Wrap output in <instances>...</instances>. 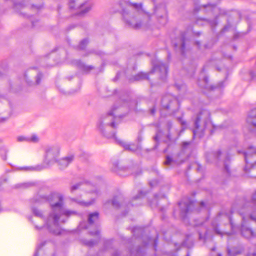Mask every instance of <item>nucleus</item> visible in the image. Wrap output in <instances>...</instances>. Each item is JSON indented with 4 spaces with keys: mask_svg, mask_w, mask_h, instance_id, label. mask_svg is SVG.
I'll return each instance as SVG.
<instances>
[{
    "mask_svg": "<svg viewBox=\"0 0 256 256\" xmlns=\"http://www.w3.org/2000/svg\"><path fill=\"white\" fill-rule=\"evenodd\" d=\"M118 108L114 106L107 114H103L99 119L97 126L100 132L104 136L108 138H114L116 142L123 146L126 150L132 151L130 145L126 144L124 142L119 140L116 137V130L118 124V118L124 117V116H117L116 110Z\"/></svg>",
    "mask_w": 256,
    "mask_h": 256,
    "instance_id": "2",
    "label": "nucleus"
},
{
    "mask_svg": "<svg viewBox=\"0 0 256 256\" xmlns=\"http://www.w3.org/2000/svg\"><path fill=\"white\" fill-rule=\"evenodd\" d=\"M112 170L122 177H126L131 174V170L129 168H120L118 162L114 164Z\"/></svg>",
    "mask_w": 256,
    "mask_h": 256,
    "instance_id": "19",
    "label": "nucleus"
},
{
    "mask_svg": "<svg viewBox=\"0 0 256 256\" xmlns=\"http://www.w3.org/2000/svg\"><path fill=\"white\" fill-rule=\"evenodd\" d=\"M210 112L206 110H202L197 115L194 121V129L193 130L194 138H202L205 135L206 130L212 128L210 130V134H212L216 130V126L210 122Z\"/></svg>",
    "mask_w": 256,
    "mask_h": 256,
    "instance_id": "5",
    "label": "nucleus"
},
{
    "mask_svg": "<svg viewBox=\"0 0 256 256\" xmlns=\"http://www.w3.org/2000/svg\"><path fill=\"white\" fill-rule=\"evenodd\" d=\"M223 58V55L221 52H216L214 54L212 58L208 60L206 63V65L204 66L202 72H204L206 70V68L212 67L215 68L218 72L221 70L219 67V64L222 62V60Z\"/></svg>",
    "mask_w": 256,
    "mask_h": 256,
    "instance_id": "14",
    "label": "nucleus"
},
{
    "mask_svg": "<svg viewBox=\"0 0 256 256\" xmlns=\"http://www.w3.org/2000/svg\"><path fill=\"white\" fill-rule=\"evenodd\" d=\"M164 210V208H160L161 212H163Z\"/></svg>",
    "mask_w": 256,
    "mask_h": 256,
    "instance_id": "61",
    "label": "nucleus"
},
{
    "mask_svg": "<svg viewBox=\"0 0 256 256\" xmlns=\"http://www.w3.org/2000/svg\"><path fill=\"white\" fill-rule=\"evenodd\" d=\"M162 110H166L168 114H175L178 109V103L175 97L168 94L164 96L162 100Z\"/></svg>",
    "mask_w": 256,
    "mask_h": 256,
    "instance_id": "12",
    "label": "nucleus"
},
{
    "mask_svg": "<svg viewBox=\"0 0 256 256\" xmlns=\"http://www.w3.org/2000/svg\"><path fill=\"white\" fill-rule=\"evenodd\" d=\"M22 170H34V168H22Z\"/></svg>",
    "mask_w": 256,
    "mask_h": 256,
    "instance_id": "50",
    "label": "nucleus"
},
{
    "mask_svg": "<svg viewBox=\"0 0 256 256\" xmlns=\"http://www.w3.org/2000/svg\"><path fill=\"white\" fill-rule=\"evenodd\" d=\"M90 234L91 236H96L98 237V240L100 239V231L99 230H96L95 232H90ZM99 240H84L83 242L84 244L86 246H87L89 248H92L96 244H97Z\"/></svg>",
    "mask_w": 256,
    "mask_h": 256,
    "instance_id": "21",
    "label": "nucleus"
},
{
    "mask_svg": "<svg viewBox=\"0 0 256 256\" xmlns=\"http://www.w3.org/2000/svg\"><path fill=\"white\" fill-rule=\"evenodd\" d=\"M202 170V166L200 164H198V168H197V171L198 172H200Z\"/></svg>",
    "mask_w": 256,
    "mask_h": 256,
    "instance_id": "49",
    "label": "nucleus"
},
{
    "mask_svg": "<svg viewBox=\"0 0 256 256\" xmlns=\"http://www.w3.org/2000/svg\"><path fill=\"white\" fill-rule=\"evenodd\" d=\"M6 120V119H2L0 120V122H3Z\"/></svg>",
    "mask_w": 256,
    "mask_h": 256,
    "instance_id": "60",
    "label": "nucleus"
},
{
    "mask_svg": "<svg viewBox=\"0 0 256 256\" xmlns=\"http://www.w3.org/2000/svg\"><path fill=\"white\" fill-rule=\"evenodd\" d=\"M74 156L70 155L60 160H56V163L58 164L60 169L64 170L67 168L74 162Z\"/></svg>",
    "mask_w": 256,
    "mask_h": 256,
    "instance_id": "18",
    "label": "nucleus"
},
{
    "mask_svg": "<svg viewBox=\"0 0 256 256\" xmlns=\"http://www.w3.org/2000/svg\"><path fill=\"white\" fill-rule=\"evenodd\" d=\"M151 242H154V250H156V248L158 246V238H155L154 240L151 238H148V242H144V246H138L137 248L136 252L130 250V254L131 256H144L145 253V248L148 246Z\"/></svg>",
    "mask_w": 256,
    "mask_h": 256,
    "instance_id": "16",
    "label": "nucleus"
},
{
    "mask_svg": "<svg viewBox=\"0 0 256 256\" xmlns=\"http://www.w3.org/2000/svg\"><path fill=\"white\" fill-rule=\"evenodd\" d=\"M8 182V178L6 176H2L0 178V186Z\"/></svg>",
    "mask_w": 256,
    "mask_h": 256,
    "instance_id": "35",
    "label": "nucleus"
},
{
    "mask_svg": "<svg viewBox=\"0 0 256 256\" xmlns=\"http://www.w3.org/2000/svg\"><path fill=\"white\" fill-rule=\"evenodd\" d=\"M194 46H196V48L198 49V50H200L201 49V43L200 42H198V41H196L194 42Z\"/></svg>",
    "mask_w": 256,
    "mask_h": 256,
    "instance_id": "42",
    "label": "nucleus"
},
{
    "mask_svg": "<svg viewBox=\"0 0 256 256\" xmlns=\"http://www.w3.org/2000/svg\"><path fill=\"white\" fill-rule=\"evenodd\" d=\"M83 184L84 183L81 182L72 186L70 188L71 192H74V191L78 190Z\"/></svg>",
    "mask_w": 256,
    "mask_h": 256,
    "instance_id": "33",
    "label": "nucleus"
},
{
    "mask_svg": "<svg viewBox=\"0 0 256 256\" xmlns=\"http://www.w3.org/2000/svg\"><path fill=\"white\" fill-rule=\"evenodd\" d=\"M32 186L31 184L29 183H24V184H16L15 186V188H30Z\"/></svg>",
    "mask_w": 256,
    "mask_h": 256,
    "instance_id": "32",
    "label": "nucleus"
},
{
    "mask_svg": "<svg viewBox=\"0 0 256 256\" xmlns=\"http://www.w3.org/2000/svg\"><path fill=\"white\" fill-rule=\"evenodd\" d=\"M112 256H122V252L118 250H116L114 254H112Z\"/></svg>",
    "mask_w": 256,
    "mask_h": 256,
    "instance_id": "44",
    "label": "nucleus"
},
{
    "mask_svg": "<svg viewBox=\"0 0 256 256\" xmlns=\"http://www.w3.org/2000/svg\"><path fill=\"white\" fill-rule=\"evenodd\" d=\"M34 256H38V248L36 250Z\"/></svg>",
    "mask_w": 256,
    "mask_h": 256,
    "instance_id": "51",
    "label": "nucleus"
},
{
    "mask_svg": "<svg viewBox=\"0 0 256 256\" xmlns=\"http://www.w3.org/2000/svg\"><path fill=\"white\" fill-rule=\"evenodd\" d=\"M70 9H74L75 8L74 1L72 0L70 2Z\"/></svg>",
    "mask_w": 256,
    "mask_h": 256,
    "instance_id": "43",
    "label": "nucleus"
},
{
    "mask_svg": "<svg viewBox=\"0 0 256 256\" xmlns=\"http://www.w3.org/2000/svg\"><path fill=\"white\" fill-rule=\"evenodd\" d=\"M120 199V196H115L113 200H112V206L115 208L118 209L120 207V204L118 201V200Z\"/></svg>",
    "mask_w": 256,
    "mask_h": 256,
    "instance_id": "30",
    "label": "nucleus"
},
{
    "mask_svg": "<svg viewBox=\"0 0 256 256\" xmlns=\"http://www.w3.org/2000/svg\"><path fill=\"white\" fill-rule=\"evenodd\" d=\"M217 256H222V254H217Z\"/></svg>",
    "mask_w": 256,
    "mask_h": 256,
    "instance_id": "64",
    "label": "nucleus"
},
{
    "mask_svg": "<svg viewBox=\"0 0 256 256\" xmlns=\"http://www.w3.org/2000/svg\"><path fill=\"white\" fill-rule=\"evenodd\" d=\"M168 64L158 62L157 64H154L152 70L150 72L148 73L139 72L135 76L130 78L129 82L132 83L144 80H149L150 76L154 74H156L161 80L165 82L168 78Z\"/></svg>",
    "mask_w": 256,
    "mask_h": 256,
    "instance_id": "6",
    "label": "nucleus"
},
{
    "mask_svg": "<svg viewBox=\"0 0 256 256\" xmlns=\"http://www.w3.org/2000/svg\"><path fill=\"white\" fill-rule=\"evenodd\" d=\"M43 75L42 73L39 72L38 74L36 77V85H38L42 80V78Z\"/></svg>",
    "mask_w": 256,
    "mask_h": 256,
    "instance_id": "34",
    "label": "nucleus"
},
{
    "mask_svg": "<svg viewBox=\"0 0 256 256\" xmlns=\"http://www.w3.org/2000/svg\"><path fill=\"white\" fill-rule=\"evenodd\" d=\"M150 114L152 116H154L156 112V106H154L152 109L150 110Z\"/></svg>",
    "mask_w": 256,
    "mask_h": 256,
    "instance_id": "47",
    "label": "nucleus"
},
{
    "mask_svg": "<svg viewBox=\"0 0 256 256\" xmlns=\"http://www.w3.org/2000/svg\"><path fill=\"white\" fill-rule=\"evenodd\" d=\"M172 43L176 50L184 56L187 51L186 46L189 42V40L187 37V32H180L176 37L174 38L172 36Z\"/></svg>",
    "mask_w": 256,
    "mask_h": 256,
    "instance_id": "11",
    "label": "nucleus"
},
{
    "mask_svg": "<svg viewBox=\"0 0 256 256\" xmlns=\"http://www.w3.org/2000/svg\"><path fill=\"white\" fill-rule=\"evenodd\" d=\"M80 8L82 9V11L78 12L76 16H83L86 13H88L90 10V6H86V4H84L80 6Z\"/></svg>",
    "mask_w": 256,
    "mask_h": 256,
    "instance_id": "26",
    "label": "nucleus"
},
{
    "mask_svg": "<svg viewBox=\"0 0 256 256\" xmlns=\"http://www.w3.org/2000/svg\"><path fill=\"white\" fill-rule=\"evenodd\" d=\"M46 162L48 164L50 165L56 162L60 150L58 147H50L46 148Z\"/></svg>",
    "mask_w": 256,
    "mask_h": 256,
    "instance_id": "15",
    "label": "nucleus"
},
{
    "mask_svg": "<svg viewBox=\"0 0 256 256\" xmlns=\"http://www.w3.org/2000/svg\"><path fill=\"white\" fill-rule=\"evenodd\" d=\"M2 158L4 160L6 161V156L2 157Z\"/></svg>",
    "mask_w": 256,
    "mask_h": 256,
    "instance_id": "58",
    "label": "nucleus"
},
{
    "mask_svg": "<svg viewBox=\"0 0 256 256\" xmlns=\"http://www.w3.org/2000/svg\"><path fill=\"white\" fill-rule=\"evenodd\" d=\"M208 161L210 162L214 163L216 164H219L220 162H224V170L226 172V176H230L231 171L230 164L231 159L228 152L222 153L221 150L212 152L207 156Z\"/></svg>",
    "mask_w": 256,
    "mask_h": 256,
    "instance_id": "10",
    "label": "nucleus"
},
{
    "mask_svg": "<svg viewBox=\"0 0 256 256\" xmlns=\"http://www.w3.org/2000/svg\"><path fill=\"white\" fill-rule=\"evenodd\" d=\"M252 205L256 206V192L252 195L251 202L246 203L239 211L242 219L240 230L241 235L249 240L256 238V214L252 212Z\"/></svg>",
    "mask_w": 256,
    "mask_h": 256,
    "instance_id": "3",
    "label": "nucleus"
},
{
    "mask_svg": "<svg viewBox=\"0 0 256 256\" xmlns=\"http://www.w3.org/2000/svg\"><path fill=\"white\" fill-rule=\"evenodd\" d=\"M244 155L246 164L244 171L248 172L251 170H256V148L250 146L246 152H244ZM252 176L256 178L254 176Z\"/></svg>",
    "mask_w": 256,
    "mask_h": 256,
    "instance_id": "13",
    "label": "nucleus"
},
{
    "mask_svg": "<svg viewBox=\"0 0 256 256\" xmlns=\"http://www.w3.org/2000/svg\"><path fill=\"white\" fill-rule=\"evenodd\" d=\"M38 142V138L37 136L34 135L32 136V137L30 138L29 142H32L34 143Z\"/></svg>",
    "mask_w": 256,
    "mask_h": 256,
    "instance_id": "36",
    "label": "nucleus"
},
{
    "mask_svg": "<svg viewBox=\"0 0 256 256\" xmlns=\"http://www.w3.org/2000/svg\"><path fill=\"white\" fill-rule=\"evenodd\" d=\"M146 195V194H144L142 192H140L138 196H136V197H134L132 202H130V205L132 206H139L141 205V202H140L141 201V199L144 197Z\"/></svg>",
    "mask_w": 256,
    "mask_h": 256,
    "instance_id": "23",
    "label": "nucleus"
},
{
    "mask_svg": "<svg viewBox=\"0 0 256 256\" xmlns=\"http://www.w3.org/2000/svg\"><path fill=\"white\" fill-rule=\"evenodd\" d=\"M32 211L34 216L43 218V214L42 212L36 208H32Z\"/></svg>",
    "mask_w": 256,
    "mask_h": 256,
    "instance_id": "31",
    "label": "nucleus"
},
{
    "mask_svg": "<svg viewBox=\"0 0 256 256\" xmlns=\"http://www.w3.org/2000/svg\"><path fill=\"white\" fill-rule=\"evenodd\" d=\"M216 251V248H214L212 249V252H215Z\"/></svg>",
    "mask_w": 256,
    "mask_h": 256,
    "instance_id": "57",
    "label": "nucleus"
},
{
    "mask_svg": "<svg viewBox=\"0 0 256 256\" xmlns=\"http://www.w3.org/2000/svg\"><path fill=\"white\" fill-rule=\"evenodd\" d=\"M192 142H184L182 144V148L185 150L187 148L188 146H190Z\"/></svg>",
    "mask_w": 256,
    "mask_h": 256,
    "instance_id": "40",
    "label": "nucleus"
},
{
    "mask_svg": "<svg viewBox=\"0 0 256 256\" xmlns=\"http://www.w3.org/2000/svg\"><path fill=\"white\" fill-rule=\"evenodd\" d=\"M167 138L170 140H171V136L170 134H168L167 136Z\"/></svg>",
    "mask_w": 256,
    "mask_h": 256,
    "instance_id": "53",
    "label": "nucleus"
},
{
    "mask_svg": "<svg viewBox=\"0 0 256 256\" xmlns=\"http://www.w3.org/2000/svg\"><path fill=\"white\" fill-rule=\"evenodd\" d=\"M202 8L204 9L206 14L209 12L212 13L215 16V20H210L205 18L198 19L196 21L198 24H200L201 22H204L212 28L215 27L218 25L217 20L218 18L220 16H226L228 14V12L226 10L218 8L217 4H208L202 5L196 12H198Z\"/></svg>",
    "mask_w": 256,
    "mask_h": 256,
    "instance_id": "8",
    "label": "nucleus"
},
{
    "mask_svg": "<svg viewBox=\"0 0 256 256\" xmlns=\"http://www.w3.org/2000/svg\"><path fill=\"white\" fill-rule=\"evenodd\" d=\"M18 140L19 142H29L30 138L24 136H20L18 138Z\"/></svg>",
    "mask_w": 256,
    "mask_h": 256,
    "instance_id": "37",
    "label": "nucleus"
},
{
    "mask_svg": "<svg viewBox=\"0 0 256 256\" xmlns=\"http://www.w3.org/2000/svg\"><path fill=\"white\" fill-rule=\"evenodd\" d=\"M72 201L78 204L79 205L84 206V207H88L92 205L95 200H92L89 202H84V201H78L76 198H72Z\"/></svg>",
    "mask_w": 256,
    "mask_h": 256,
    "instance_id": "27",
    "label": "nucleus"
},
{
    "mask_svg": "<svg viewBox=\"0 0 256 256\" xmlns=\"http://www.w3.org/2000/svg\"><path fill=\"white\" fill-rule=\"evenodd\" d=\"M89 42L88 38H85L82 40L78 46V48L80 50H84Z\"/></svg>",
    "mask_w": 256,
    "mask_h": 256,
    "instance_id": "29",
    "label": "nucleus"
},
{
    "mask_svg": "<svg viewBox=\"0 0 256 256\" xmlns=\"http://www.w3.org/2000/svg\"><path fill=\"white\" fill-rule=\"evenodd\" d=\"M154 140L156 141V142H158V136H156L155 137H154Z\"/></svg>",
    "mask_w": 256,
    "mask_h": 256,
    "instance_id": "55",
    "label": "nucleus"
},
{
    "mask_svg": "<svg viewBox=\"0 0 256 256\" xmlns=\"http://www.w3.org/2000/svg\"><path fill=\"white\" fill-rule=\"evenodd\" d=\"M119 6L122 10V14L123 18L128 26L136 30H138L142 28L146 30L149 28V26L148 24H144L142 22H135V20L134 18L132 22L128 19V16L130 14L128 8L129 7H132L138 10H142V4H133L129 2L122 0L119 2Z\"/></svg>",
    "mask_w": 256,
    "mask_h": 256,
    "instance_id": "7",
    "label": "nucleus"
},
{
    "mask_svg": "<svg viewBox=\"0 0 256 256\" xmlns=\"http://www.w3.org/2000/svg\"><path fill=\"white\" fill-rule=\"evenodd\" d=\"M172 124L170 122H168V128L169 131L170 130V129L172 128Z\"/></svg>",
    "mask_w": 256,
    "mask_h": 256,
    "instance_id": "48",
    "label": "nucleus"
},
{
    "mask_svg": "<svg viewBox=\"0 0 256 256\" xmlns=\"http://www.w3.org/2000/svg\"><path fill=\"white\" fill-rule=\"evenodd\" d=\"M4 77V74L0 72V79Z\"/></svg>",
    "mask_w": 256,
    "mask_h": 256,
    "instance_id": "59",
    "label": "nucleus"
},
{
    "mask_svg": "<svg viewBox=\"0 0 256 256\" xmlns=\"http://www.w3.org/2000/svg\"><path fill=\"white\" fill-rule=\"evenodd\" d=\"M159 196L157 194L154 196V198L150 202V206L152 208H156L158 206V201L159 200Z\"/></svg>",
    "mask_w": 256,
    "mask_h": 256,
    "instance_id": "28",
    "label": "nucleus"
},
{
    "mask_svg": "<svg viewBox=\"0 0 256 256\" xmlns=\"http://www.w3.org/2000/svg\"><path fill=\"white\" fill-rule=\"evenodd\" d=\"M212 226L216 233L223 236L224 235L228 237L236 234V226L234 224L231 214H220L212 223Z\"/></svg>",
    "mask_w": 256,
    "mask_h": 256,
    "instance_id": "4",
    "label": "nucleus"
},
{
    "mask_svg": "<svg viewBox=\"0 0 256 256\" xmlns=\"http://www.w3.org/2000/svg\"><path fill=\"white\" fill-rule=\"evenodd\" d=\"M136 230H137L136 228H134V230H132L133 232H135Z\"/></svg>",
    "mask_w": 256,
    "mask_h": 256,
    "instance_id": "62",
    "label": "nucleus"
},
{
    "mask_svg": "<svg viewBox=\"0 0 256 256\" xmlns=\"http://www.w3.org/2000/svg\"><path fill=\"white\" fill-rule=\"evenodd\" d=\"M154 14L156 15L158 20H163L162 24H164L168 22L167 10L164 4H160L154 8Z\"/></svg>",
    "mask_w": 256,
    "mask_h": 256,
    "instance_id": "17",
    "label": "nucleus"
},
{
    "mask_svg": "<svg viewBox=\"0 0 256 256\" xmlns=\"http://www.w3.org/2000/svg\"><path fill=\"white\" fill-rule=\"evenodd\" d=\"M32 6V8H36L38 9H40L41 8V6H35L34 5H33Z\"/></svg>",
    "mask_w": 256,
    "mask_h": 256,
    "instance_id": "56",
    "label": "nucleus"
},
{
    "mask_svg": "<svg viewBox=\"0 0 256 256\" xmlns=\"http://www.w3.org/2000/svg\"><path fill=\"white\" fill-rule=\"evenodd\" d=\"M196 206H198V204L189 198H184L178 203L180 210V216L183 220H184L191 212L199 213L206 209V205L203 202H200L198 208H196Z\"/></svg>",
    "mask_w": 256,
    "mask_h": 256,
    "instance_id": "9",
    "label": "nucleus"
},
{
    "mask_svg": "<svg viewBox=\"0 0 256 256\" xmlns=\"http://www.w3.org/2000/svg\"><path fill=\"white\" fill-rule=\"evenodd\" d=\"M112 240H106L105 242V244H104L105 247L107 248H108V246H109V245H110L111 244H112Z\"/></svg>",
    "mask_w": 256,
    "mask_h": 256,
    "instance_id": "45",
    "label": "nucleus"
},
{
    "mask_svg": "<svg viewBox=\"0 0 256 256\" xmlns=\"http://www.w3.org/2000/svg\"><path fill=\"white\" fill-rule=\"evenodd\" d=\"M250 75L251 77V80H254L256 78V71H250Z\"/></svg>",
    "mask_w": 256,
    "mask_h": 256,
    "instance_id": "38",
    "label": "nucleus"
},
{
    "mask_svg": "<svg viewBox=\"0 0 256 256\" xmlns=\"http://www.w3.org/2000/svg\"><path fill=\"white\" fill-rule=\"evenodd\" d=\"M157 184L158 182L156 180H153L150 182V184L152 188H154L155 185H156Z\"/></svg>",
    "mask_w": 256,
    "mask_h": 256,
    "instance_id": "46",
    "label": "nucleus"
},
{
    "mask_svg": "<svg viewBox=\"0 0 256 256\" xmlns=\"http://www.w3.org/2000/svg\"><path fill=\"white\" fill-rule=\"evenodd\" d=\"M204 82L205 84L203 86V88L204 89L208 90H220L224 87V82H222L218 83L216 86H209L208 85V78L207 77H206L204 78Z\"/></svg>",
    "mask_w": 256,
    "mask_h": 256,
    "instance_id": "20",
    "label": "nucleus"
},
{
    "mask_svg": "<svg viewBox=\"0 0 256 256\" xmlns=\"http://www.w3.org/2000/svg\"><path fill=\"white\" fill-rule=\"evenodd\" d=\"M24 79L26 80V82L28 83V84L30 86H32V81H30L28 78V74H24Z\"/></svg>",
    "mask_w": 256,
    "mask_h": 256,
    "instance_id": "41",
    "label": "nucleus"
},
{
    "mask_svg": "<svg viewBox=\"0 0 256 256\" xmlns=\"http://www.w3.org/2000/svg\"><path fill=\"white\" fill-rule=\"evenodd\" d=\"M247 122L250 125L256 128V108L252 110L250 112Z\"/></svg>",
    "mask_w": 256,
    "mask_h": 256,
    "instance_id": "22",
    "label": "nucleus"
},
{
    "mask_svg": "<svg viewBox=\"0 0 256 256\" xmlns=\"http://www.w3.org/2000/svg\"><path fill=\"white\" fill-rule=\"evenodd\" d=\"M100 214L98 212L90 214L88 218V222L90 225L94 224L99 220Z\"/></svg>",
    "mask_w": 256,
    "mask_h": 256,
    "instance_id": "25",
    "label": "nucleus"
},
{
    "mask_svg": "<svg viewBox=\"0 0 256 256\" xmlns=\"http://www.w3.org/2000/svg\"><path fill=\"white\" fill-rule=\"evenodd\" d=\"M172 159L170 158V156H167L166 160L165 162V164L168 166L172 164Z\"/></svg>",
    "mask_w": 256,
    "mask_h": 256,
    "instance_id": "39",
    "label": "nucleus"
},
{
    "mask_svg": "<svg viewBox=\"0 0 256 256\" xmlns=\"http://www.w3.org/2000/svg\"><path fill=\"white\" fill-rule=\"evenodd\" d=\"M194 35L196 36H200V35H201V34L200 32H196V33H195Z\"/></svg>",
    "mask_w": 256,
    "mask_h": 256,
    "instance_id": "52",
    "label": "nucleus"
},
{
    "mask_svg": "<svg viewBox=\"0 0 256 256\" xmlns=\"http://www.w3.org/2000/svg\"><path fill=\"white\" fill-rule=\"evenodd\" d=\"M228 256H230L232 255L231 251L229 248L228 249Z\"/></svg>",
    "mask_w": 256,
    "mask_h": 256,
    "instance_id": "54",
    "label": "nucleus"
},
{
    "mask_svg": "<svg viewBox=\"0 0 256 256\" xmlns=\"http://www.w3.org/2000/svg\"><path fill=\"white\" fill-rule=\"evenodd\" d=\"M76 64L80 70L86 74L89 73L91 70H94V68L92 66H88L86 65L81 61L78 62Z\"/></svg>",
    "mask_w": 256,
    "mask_h": 256,
    "instance_id": "24",
    "label": "nucleus"
},
{
    "mask_svg": "<svg viewBox=\"0 0 256 256\" xmlns=\"http://www.w3.org/2000/svg\"><path fill=\"white\" fill-rule=\"evenodd\" d=\"M31 202L34 204L44 202L50 204L53 212L49 215L46 225L48 231L54 235L61 234L59 229V220L62 216L69 218L78 215V212L76 211L63 209L64 197L59 193L52 192L48 196H36Z\"/></svg>",
    "mask_w": 256,
    "mask_h": 256,
    "instance_id": "1",
    "label": "nucleus"
},
{
    "mask_svg": "<svg viewBox=\"0 0 256 256\" xmlns=\"http://www.w3.org/2000/svg\"><path fill=\"white\" fill-rule=\"evenodd\" d=\"M186 256H190V252H187V254H186Z\"/></svg>",
    "mask_w": 256,
    "mask_h": 256,
    "instance_id": "63",
    "label": "nucleus"
}]
</instances>
